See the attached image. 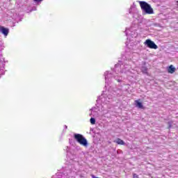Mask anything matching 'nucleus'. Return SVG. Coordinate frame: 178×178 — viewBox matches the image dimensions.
Masks as SVG:
<instances>
[{
    "label": "nucleus",
    "mask_w": 178,
    "mask_h": 178,
    "mask_svg": "<svg viewBox=\"0 0 178 178\" xmlns=\"http://www.w3.org/2000/svg\"><path fill=\"white\" fill-rule=\"evenodd\" d=\"M138 3L144 15H154V8L151 7L149 3L141 1H139Z\"/></svg>",
    "instance_id": "f257e3e1"
},
{
    "label": "nucleus",
    "mask_w": 178,
    "mask_h": 178,
    "mask_svg": "<svg viewBox=\"0 0 178 178\" xmlns=\"http://www.w3.org/2000/svg\"><path fill=\"white\" fill-rule=\"evenodd\" d=\"M74 138L81 145H83V147H87L88 145V142H87V139L84 138V136L80 134H75L74 135Z\"/></svg>",
    "instance_id": "f03ea898"
},
{
    "label": "nucleus",
    "mask_w": 178,
    "mask_h": 178,
    "mask_svg": "<svg viewBox=\"0 0 178 178\" xmlns=\"http://www.w3.org/2000/svg\"><path fill=\"white\" fill-rule=\"evenodd\" d=\"M144 44L147 45V48H150V49H158V45L149 39L146 40Z\"/></svg>",
    "instance_id": "7ed1b4c3"
},
{
    "label": "nucleus",
    "mask_w": 178,
    "mask_h": 178,
    "mask_svg": "<svg viewBox=\"0 0 178 178\" xmlns=\"http://www.w3.org/2000/svg\"><path fill=\"white\" fill-rule=\"evenodd\" d=\"M0 31L5 35L6 37L9 34V29L5 28L2 26H0Z\"/></svg>",
    "instance_id": "20e7f679"
},
{
    "label": "nucleus",
    "mask_w": 178,
    "mask_h": 178,
    "mask_svg": "<svg viewBox=\"0 0 178 178\" xmlns=\"http://www.w3.org/2000/svg\"><path fill=\"white\" fill-rule=\"evenodd\" d=\"M135 105L137 108H139V109H145L143 103H141L140 100H135Z\"/></svg>",
    "instance_id": "39448f33"
},
{
    "label": "nucleus",
    "mask_w": 178,
    "mask_h": 178,
    "mask_svg": "<svg viewBox=\"0 0 178 178\" xmlns=\"http://www.w3.org/2000/svg\"><path fill=\"white\" fill-rule=\"evenodd\" d=\"M167 70H168V73H170V74H173V73H175V72H176V67H175V66H173V65H170L168 67Z\"/></svg>",
    "instance_id": "423d86ee"
},
{
    "label": "nucleus",
    "mask_w": 178,
    "mask_h": 178,
    "mask_svg": "<svg viewBox=\"0 0 178 178\" xmlns=\"http://www.w3.org/2000/svg\"><path fill=\"white\" fill-rule=\"evenodd\" d=\"M114 143H115L118 145H124V144H126L123 140L119 138H118L115 140H114Z\"/></svg>",
    "instance_id": "0eeeda50"
},
{
    "label": "nucleus",
    "mask_w": 178,
    "mask_h": 178,
    "mask_svg": "<svg viewBox=\"0 0 178 178\" xmlns=\"http://www.w3.org/2000/svg\"><path fill=\"white\" fill-rule=\"evenodd\" d=\"M147 70H148V69L146 67H143L142 68L143 73H147Z\"/></svg>",
    "instance_id": "6e6552de"
},
{
    "label": "nucleus",
    "mask_w": 178,
    "mask_h": 178,
    "mask_svg": "<svg viewBox=\"0 0 178 178\" xmlns=\"http://www.w3.org/2000/svg\"><path fill=\"white\" fill-rule=\"evenodd\" d=\"M90 123L91 124H95V118H90Z\"/></svg>",
    "instance_id": "1a4fd4ad"
},
{
    "label": "nucleus",
    "mask_w": 178,
    "mask_h": 178,
    "mask_svg": "<svg viewBox=\"0 0 178 178\" xmlns=\"http://www.w3.org/2000/svg\"><path fill=\"white\" fill-rule=\"evenodd\" d=\"M133 177L134 178H139L138 175L136 173L133 174Z\"/></svg>",
    "instance_id": "9d476101"
},
{
    "label": "nucleus",
    "mask_w": 178,
    "mask_h": 178,
    "mask_svg": "<svg viewBox=\"0 0 178 178\" xmlns=\"http://www.w3.org/2000/svg\"><path fill=\"white\" fill-rule=\"evenodd\" d=\"M43 0H33L34 2H42Z\"/></svg>",
    "instance_id": "9b49d317"
}]
</instances>
